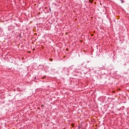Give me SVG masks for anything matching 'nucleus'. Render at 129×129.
Listing matches in <instances>:
<instances>
[{
  "mask_svg": "<svg viewBox=\"0 0 129 129\" xmlns=\"http://www.w3.org/2000/svg\"><path fill=\"white\" fill-rule=\"evenodd\" d=\"M90 3L91 4H92V3H93V1H92V0H90Z\"/></svg>",
  "mask_w": 129,
  "mask_h": 129,
  "instance_id": "f257e3e1",
  "label": "nucleus"
}]
</instances>
